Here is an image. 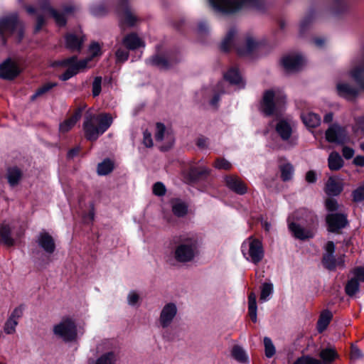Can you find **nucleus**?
Returning <instances> with one entry per match:
<instances>
[{
  "instance_id": "1",
  "label": "nucleus",
  "mask_w": 364,
  "mask_h": 364,
  "mask_svg": "<svg viewBox=\"0 0 364 364\" xmlns=\"http://www.w3.org/2000/svg\"><path fill=\"white\" fill-rule=\"evenodd\" d=\"M112 122L113 119L108 113L92 114L87 112L82 124L85 138L89 141L97 140L109 129Z\"/></svg>"
},
{
  "instance_id": "2",
  "label": "nucleus",
  "mask_w": 364,
  "mask_h": 364,
  "mask_svg": "<svg viewBox=\"0 0 364 364\" xmlns=\"http://www.w3.org/2000/svg\"><path fill=\"white\" fill-rule=\"evenodd\" d=\"M240 43L236 29L231 28L221 43V49L227 52L235 47L240 55H247L257 50L262 45L259 41L252 36L246 37L243 45H240Z\"/></svg>"
},
{
  "instance_id": "3",
  "label": "nucleus",
  "mask_w": 364,
  "mask_h": 364,
  "mask_svg": "<svg viewBox=\"0 0 364 364\" xmlns=\"http://www.w3.org/2000/svg\"><path fill=\"white\" fill-rule=\"evenodd\" d=\"M200 237L196 233H187L181 235L174 251L175 259L180 262L193 260L198 254Z\"/></svg>"
},
{
  "instance_id": "4",
  "label": "nucleus",
  "mask_w": 364,
  "mask_h": 364,
  "mask_svg": "<svg viewBox=\"0 0 364 364\" xmlns=\"http://www.w3.org/2000/svg\"><path fill=\"white\" fill-rule=\"evenodd\" d=\"M261 0H209L213 9L223 14H231L247 7L259 8Z\"/></svg>"
},
{
  "instance_id": "5",
  "label": "nucleus",
  "mask_w": 364,
  "mask_h": 364,
  "mask_svg": "<svg viewBox=\"0 0 364 364\" xmlns=\"http://www.w3.org/2000/svg\"><path fill=\"white\" fill-rule=\"evenodd\" d=\"M16 33L17 41L20 42L23 38V27L18 19L16 14L0 18V44L4 46L7 38Z\"/></svg>"
},
{
  "instance_id": "6",
  "label": "nucleus",
  "mask_w": 364,
  "mask_h": 364,
  "mask_svg": "<svg viewBox=\"0 0 364 364\" xmlns=\"http://www.w3.org/2000/svg\"><path fill=\"white\" fill-rule=\"evenodd\" d=\"M285 95L279 89H269L264 92L259 109L265 116L274 114L285 102Z\"/></svg>"
},
{
  "instance_id": "7",
  "label": "nucleus",
  "mask_w": 364,
  "mask_h": 364,
  "mask_svg": "<svg viewBox=\"0 0 364 364\" xmlns=\"http://www.w3.org/2000/svg\"><path fill=\"white\" fill-rule=\"evenodd\" d=\"M241 252L246 260L255 264L260 262L264 256L262 241L253 236H250L243 241Z\"/></svg>"
},
{
  "instance_id": "8",
  "label": "nucleus",
  "mask_w": 364,
  "mask_h": 364,
  "mask_svg": "<svg viewBox=\"0 0 364 364\" xmlns=\"http://www.w3.org/2000/svg\"><path fill=\"white\" fill-rule=\"evenodd\" d=\"M40 10L41 14H38L37 16V23L35 28L36 32L39 31L43 26L45 23L44 15L51 16L59 26H65L66 24L65 15L71 13L73 8L72 6H66L63 12H59L51 8L48 2H46L41 6Z\"/></svg>"
},
{
  "instance_id": "9",
  "label": "nucleus",
  "mask_w": 364,
  "mask_h": 364,
  "mask_svg": "<svg viewBox=\"0 0 364 364\" xmlns=\"http://www.w3.org/2000/svg\"><path fill=\"white\" fill-rule=\"evenodd\" d=\"M90 58L77 60V56H71L53 63V66L68 67L66 71L60 76V79L66 81L79 72L87 68Z\"/></svg>"
},
{
  "instance_id": "10",
  "label": "nucleus",
  "mask_w": 364,
  "mask_h": 364,
  "mask_svg": "<svg viewBox=\"0 0 364 364\" xmlns=\"http://www.w3.org/2000/svg\"><path fill=\"white\" fill-rule=\"evenodd\" d=\"M53 333L64 341H73L77 338V326L71 318H63L53 326Z\"/></svg>"
},
{
  "instance_id": "11",
  "label": "nucleus",
  "mask_w": 364,
  "mask_h": 364,
  "mask_svg": "<svg viewBox=\"0 0 364 364\" xmlns=\"http://www.w3.org/2000/svg\"><path fill=\"white\" fill-rule=\"evenodd\" d=\"M349 73L360 88L364 90V45L352 58Z\"/></svg>"
},
{
  "instance_id": "12",
  "label": "nucleus",
  "mask_w": 364,
  "mask_h": 364,
  "mask_svg": "<svg viewBox=\"0 0 364 364\" xmlns=\"http://www.w3.org/2000/svg\"><path fill=\"white\" fill-rule=\"evenodd\" d=\"M321 359L310 355H303L297 358L293 364H331L338 357L336 350L332 348H326L319 353Z\"/></svg>"
},
{
  "instance_id": "13",
  "label": "nucleus",
  "mask_w": 364,
  "mask_h": 364,
  "mask_svg": "<svg viewBox=\"0 0 364 364\" xmlns=\"http://www.w3.org/2000/svg\"><path fill=\"white\" fill-rule=\"evenodd\" d=\"M127 1L119 0V26L122 28H124V26H134L140 21L136 12L127 4Z\"/></svg>"
},
{
  "instance_id": "14",
  "label": "nucleus",
  "mask_w": 364,
  "mask_h": 364,
  "mask_svg": "<svg viewBox=\"0 0 364 364\" xmlns=\"http://www.w3.org/2000/svg\"><path fill=\"white\" fill-rule=\"evenodd\" d=\"M154 137L157 142H164V145L160 146L161 151L168 150L173 145L175 141L171 129L167 128L161 122L156 124Z\"/></svg>"
},
{
  "instance_id": "15",
  "label": "nucleus",
  "mask_w": 364,
  "mask_h": 364,
  "mask_svg": "<svg viewBox=\"0 0 364 364\" xmlns=\"http://www.w3.org/2000/svg\"><path fill=\"white\" fill-rule=\"evenodd\" d=\"M178 312L176 304L169 302L166 304L160 312L159 318V326L162 328H168L173 323Z\"/></svg>"
},
{
  "instance_id": "16",
  "label": "nucleus",
  "mask_w": 364,
  "mask_h": 364,
  "mask_svg": "<svg viewBox=\"0 0 364 364\" xmlns=\"http://www.w3.org/2000/svg\"><path fill=\"white\" fill-rule=\"evenodd\" d=\"M326 139L328 142L343 144L349 138L346 130L338 124H332L326 132Z\"/></svg>"
},
{
  "instance_id": "17",
  "label": "nucleus",
  "mask_w": 364,
  "mask_h": 364,
  "mask_svg": "<svg viewBox=\"0 0 364 364\" xmlns=\"http://www.w3.org/2000/svg\"><path fill=\"white\" fill-rule=\"evenodd\" d=\"M282 64L287 72H296L304 65L305 59L301 54L290 53L282 58Z\"/></svg>"
},
{
  "instance_id": "18",
  "label": "nucleus",
  "mask_w": 364,
  "mask_h": 364,
  "mask_svg": "<svg viewBox=\"0 0 364 364\" xmlns=\"http://www.w3.org/2000/svg\"><path fill=\"white\" fill-rule=\"evenodd\" d=\"M21 73V70L16 63L11 58H8L0 64V78L4 80H13Z\"/></svg>"
},
{
  "instance_id": "19",
  "label": "nucleus",
  "mask_w": 364,
  "mask_h": 364,
  "mask_svg": "<svg viewBox=\"0 0 364 364\" xmlns=\"http://www.w3.org/2000/svg\"><path fill=\"white\" fill-rule=\"evenodd\" d=\"M23 307L19 306L16 307L9 316L4 325V331L7 335L14 334L16 328L18 324L19 319L23 316Z\"/></svg>"
},
{
  "instance_id": "20",
  "label": "nucleus",
  "mask_w": 364,
  "mask_h": 364,
  "mask_svg": "<svg viewBox=\"0 0 364 364\" xmlns=\"http://www.w3.org/2000/svg\"><path fill=\"white\" fill-rule=\"evenodd\" d=\"M65 47L72 52L80 51L85 36L81 32L69 33L65 37Z\"/></svg>"
},
{
  "instance_id": "21",
  "label": "nucleus",
  "mask_w": 364,
  "mask_h": 364,
  "mask_svg": "<svg viewBox=\"0 0 364 364\" xmlns=\"http://www.w3.org/2000/svg\"><path fill=\"white\" fill-rule=\"evenodd\" d=\"M328 230L336 232L343 228L348 223L346 215L343 213H331L326 216Z\"/></svg>"
},
{
  "instance_id": "22",
  "label": "nucleus",
  "mask_w": 364,
  "mask_h": 364,
  "mask_svg": "<svg viewBox=\"0 0 364 364\" xmlns=\"http://www.w3.org/2000/svg\"><path fill=\"white\" fill-rule=\"evenodd\" d=\"M118 41L130 50H135L145 46L144 41L134 32L124 35L121 40Z\"/></svg>"
},
{
  "instance_id": "23",
  "label": "nucleus",
  "mask_w": 364,
  "mask_h": 364,
  "mask_svg": "<svg viewBox=\"0 0 364 364\" xmlns=\"http://www.w3.org/2000/svg\"><path fill=\"white\" fill-rule=\"evenodd\" d=\"M336 90L339 96L347 100L355 98L359 93V89L358 87L346 82H338L336 85Z\"/></svg>"
},
{
  "instance_id": "24",
  "label": "nucleus",
  "mask_w": 364,
  "mask_h": 364,
  "mask_svg": "<svg viewBox=\"0 0 364 364\" xmlns=\"http://www.w3.org/2000/svg\"><path fill=\"white\" fill-rule=\"evenodd\" d=\"M36 242L48 254L53 253L55 250V244L53 237L46 231H42L38 234Z\"/></svg>"
},
{
  "instance_id": "25",
  "label": "nucleus",
  "mask_w": 364,
  "mask_h": 364,
  "mask_svg": "<svg viewBox=\"0 0 364 364\" xmlns=\"http://www.w3.org/2000/svg\"><path fill=\"white\" fill-rule=\"evenodd\" d=\"M226 186L235 193L243 195L247 193V188L244 182L237 176H228L225 178Z\"/></svg>"
},
{
  "instance_id": "26",
  "label": "nucleus",
  "mask_w": 364,
  "mask_h": 364,
  "mask_svg": "<svg viewBox=\"0 0 364 364\" xmlns=\"http://www.w3.org/2000/svg\"><path fill=\"white\" fill-rule=\"evenodd\" d=\"M364 282V274H354L348 280L345 287V291L349 296L355 295L360 290V282Z\"/></svg>"
},
{
  "instance_id": "27",
  "label": "nucleus",
  "mask_w": 364,
  "mask_h": 364,
  "mask_svg": "<svg viewBox=\"0 0 364 364\" xmlns=\"http://www.w3.org/2000/svg\"><path fill=\"white\" fill-rule=\"evenodd\" d=\"M178 60H173L171 58L167 59L163 56L155 55L149 59L146 62L148 64L156 66L161 70H168Z\"/></svg>"
},
{
  "instance_id": "28",
  "label": "nucleus",
  "mask_w": 364,
  "mask_h": 364,
  "mask_svg": "<svg viewBox=\"0 0 364 364\" xmlns=\"http://www.w3.org/2000/svg\"><path fill=\"white\" fill-rule=\"evenodd\" d=\"M289 228L294 236L299 240L311 238L314 235L312 230L305 229L295 223H290Z\"/></svg>"
},
{
  "instance_id": "29",
  "label": "nucleus",
  "mask_w": 364,
  "mask_h": 364,
  "mask_svg": "<svg viewBox=\"0 0 364 364\" xmlns=\"http://www.w3.org/2000/svg\"><path fill=\"white\" fill-rule=\"evenodd\" d=\"M82 108H78L75 110V113L68 119H65L60 124V132L65 133L70 131L76 124V122L80 119L82 116Z\"/></svg>"
},
{
  "instance_id": "30",
  "label": "nucleus",
  "mask_w": 364,
  "mask_h": 364,
  "mask_svg": "<svg viewBox=\"0 0 364 364\" xmlns=\"http://www.w3.org/2000/svg\"><path fill=\"white\" fill-rule=\"evenodd\" d=\"M0 242L8 247L14 244V240L11 237V228L6 223L0 225Z\"/></svg>"
},
{
  "instance_id": "31",
  "label": "nucleus",
  "mask_w": 364,
  "mask_h": 364,
  "mask_svg": "<svg viewBox=\"0 0 364 364\" xmlns=\"http://www.w3.org/2000/svg\"><path fill=\"white\" fill-rule=\"evenodd\" d=\"M224 77L230 84L237 85L240 88L245 87V82L238 70L235 68H232L228 70V72L224 75Z\"/></svg>"
},
{
  "instance_id": "32",
  "label": "nucleus",
  "mask_w": 364,
  "mask_h": 364,
  "mask_svg": "<svg viewBox=\"0 0 364 364\" xmlns=\"http://www.w3.org/2000/svg\"><path fill=\"white\" fill-rule=\"evenodd\" d=\"M276 131L282 140H288L292 134V127L287 120H279L276 126Z\"/></svg>"
},
{
  "instance_id": "33",
  "label": "nucleus",
  "mask_w": 364,
  "mask_h": 364,
  "mask_svg": "<svg viewBox=\"0 0 364 364\" xmlns=\"http://www.w3.org/2000/svg\"><path fill=\"white\" fill-rule=\"evenodd\" d=\"M232 357L238 363H249V356L245 350L239 345H235L231 350Z\"/></svg>"
},
{
  "instance_id": "34",
  "label": "nucleus",
  "mask_w": 364,
  "mask_h": 364,
  "mask_svg": "<svg viewBox=\"0 0 364 364\" xmlns=\"http://www.w3.org/2000/svg\"><path fill=\"white\" fill-rule=\"evenodd\" d=\"M115 58L117 63H123L128 60L130 50L126 48L118 39L115 44Z\"/></svg>"
},
{
  "instance_id": "35",
  "label": "nucleus",
  "mask_w": 364,
  "mask_h": 364,
  "mask_svg": "<svg viewBox=\"0 0 364 364\" xmlns=\"http://www.w3.org/2000/svg\"><path fill=\"white\" fill-rule=\"evenodd\" d=\"M301 119L306 126L316 127L321 124V117L314 112H304L301 114Z\"/></svg>"
},
{
  "instance_id": "36",
  "label": "nucleus",
  "mask_w": 364,
  "mask_h": 364,
  "mask_svg": "<svg viewBox=\"0 0 364 364\" xmlns=\"http://www.w3.org/2000/svg\"><path fill=\"white\" fill-rule=\"evenodd\" d=\"M328 168L331 171H338L343 166V161L340 154L336 151L330 154L328 159Z\"/></svg>"
},
{
  "instance_id": "37",
  "label": "nucleus",
  "mask_w": 364,
  "mask_h": 364,
  "mask_svg": "<svg viewBox=\"0 0 364 364\" xmlns=\"http://www.w3.org/2000/svg\"><path fill=\"white\" fill-rule=\"evenodd\" d=\"M210 170L205 166H193L189 170V176L192 181H197L209 174Z\"/></svg>"
},
{
  "instance_id": "38",
  "label": "nucleus",
  "mask_w": 364,
  "mask_h": 364,
  "mask_svg": "<svg viewBox=\"0 0 364 364\" xmlns=\"http://www.w3.org/2000/svg\"><path fill=\"white\" fill-rule=\"evenodd\" d=\"M114 162L109 159H104L101 163L98 164L97 172L100 176H106L111 173L114 169Z\"/></svg>"
},
{
  "instance_id": "39",
  "label": "nucleus",
  "mask_w": 364,
  "mask_h": 364,
  "mask_svg": "<svg viewBox=\"0 0 364 364\" xmlns=\"http://www.w3.org/2000/svg\"><path fill=\"white\" fill-rule=\"evenodd\" d=\"M332 318V314L329 311H323L317 322V329L318 332H323L328 326Z\"/></svg>"
},
{
  "instance_id": "40",
  "label": "nucleus",
  "mask_w": 364,
  "mask_h": 364,
  "mask_svg": "<svg viewBox=\"0 0 364 364\" xmlns=\"http://www.w3.org/2000/svg\"><path fill=\"white\" fill-rule=\"evenodd\" d=\"M342 191V187L340 183L337 182L333 178H329L327 181L326 192L328 196H337Z\"/></svg>"
},
{
  "instance_id": "41",
  "label": "nucleus",
  "mask_w": 364,
  "mask_h": 364,
  "mask_svg": "<svg viewBox=\"0 0 364 364\" xmlns=\"http://www.w3.org/2000/svg\"><path fill=\"white\" fill-rule=\"evenodd\" d=\"M117 354L114 351H109L102 354L93 364H115ZM91 364V363H90Z\"/></svg>"
},
{
  "instance_id": "42",
  "label": "nucleus",
  "mask_w": 364,
  "mask_h": 364,
  "mask_svg": "<svg viewBox=\"0 0 364 364\" xmlns=\"http://www.w3.org/2000/svg\"><path fill=\"white\" fill-rule=\"evenodd\" d=\"M257 310L256 295L251 292L248 296V313L253 322L257 321Z\"/></svg>"
},
{
  "instance_id": "43",
  "label": "nucleus",
  "mask_w": 364,
  "mask_h": 364,
  "mask_svg": "<svg viewBox=\"0 0 364 364\" xmlns=\"http://www.w3.org/2000/svg\"><path fill=\"white\" fill-rule=\"evenodd\" d=\"M172 211L177 217H183L188 211L187 205L179 200H176L172 203Z\"/></svg>"
},
{
  "instance_id": "44",
  "label": "nucleus",
  "mask_w": 364,
  "mask_h": 364,
  "mask_svg": "<svg viewBox=\"0 0 364 364\" xmlns=\"http://www.w3.org/2000/svg\"><path fill=\"white\" fill-rule=\"evenodd\" d=\"M332 5L330 8V12L333 15H338L345 11L348 8L346 0H331Z\"/></svg>"
},
{
  "instance_id": "45",
  "label": "nucleus",
  "mask_w": 364,
  "mask_h": 364,
  "mask_svg": "<svg viewBox=\"0 0 364 364\" xmlns=\"http://www.w3.org/2000/svg\"><path fill=\"white\" fill-rule=\"evenodd\" d=\"M21 176L20 170L16 167L8 169L7 178L9 184L12 186H16Z\"/></svg>"
},
{
  "instance_id": "46",
  "label": "nucleus",
  "mask_w": 364,
  "mask_h": 364,
  "mask_svg": "<svg viewBox=\"0 0 364 364\" xmlns=\"http://www.w3.org/2000/svg\"><path fill=\"white\" fill-rule=\"evenodd\" d=\"M273 293V284L272 283L265 282L261 286V293L259 300L262 302L268 301L270 296Z\"/></svg>"
},
{
  "instance_id": "47",
  "label": "nucleus",
  "mask_w": 364,
  "mask_h": 364,
  "mask_svg": "<svg viewBox=\"0 0 364 364\" xmlns=\"http://www.w3.org/2000/svg\"><path fill=\"white\" fill-rule=\"evenodd\" d=\"M281 177L283 181L290 180L294 174V168L290 164H285L280 166Z\"/></svg>"
},
{
  "instance_id": "48",
  "label": "nucleus",
  "mask_w": 364,
  "mask_h": 364,
  "mask_svg": "<svg viewBox=\"0 0 364 364\" xmlns=\"http://www.w3.org/2000/svg\"><path fill=\"white\" fill-rule=\"evenodd\" d=\"M314 11H310L301 21L299 24L300 32L302 33L307 29L314 18Z\"/></svg>"
},
{
  "instance_id": "49",
  "label": "nucleus",
  "mask_w": 364,
  "mask_h": 364,
  "mask_svg": "<svg viewBox=\"0 0 364 364\" xmlns=\"http://www.w3.org/2000/svg\"><path fill=\"white\" fill-rule=\"evenodd\" d=\"M56 86V83L55 82H47L41 87H39L36 92L31 97V100H34L38 97L43 95V94L48 92L53 87Z\"/></svg>"
},
{
  "instance_id": "50",
  "label": "nucleus",
  "mask_w": 364,
  "mask_h": 364,
  "mask_svg": "<svg viewBox=\"0 0 364 364\" xmlns=\"http://www.w3.org/2000/svg\"><path fill=\"white\" fill-rule=\"evenodd\" d=\"M102 77L97 76L94 78L92 84V93L94 97H97L102 90Z\"/></svg>"
},
{
  "instance_id": "51",
  "label": "nucleus",
  "mask_w": 364,
  "mask_h": 364,
  "mask_svg": "<svg viewBox=\"0 0 364 364\" xmlns=\"http://www.w3.org/2000/svg\"><path fill=\"white\" fill-rule=\"evenodd\" d=\"M264 345L265 348V355L267 358H272L275 353V348L272 340L268 337H265L264 338Z\"/></svg>"
},
{
  "instance_id": "52",
  "label": "nucleus",
  "mask_w": 364,
  "mask_h": 364,
  "mask_svg": "<svg viewBox=\"0 0 364 364\" xmlns=\"http://www.w3.org/2000/svg\"><path fill=\"white\" fill-rule=\"evenodd\" d=\"M323 264L330 271H332L336 265L334 256L332 254H326L323 257Z\"/></svg>"
},
{
  "instance_id": "53",
  "label": "nucleus",
  "mask_w": 364,
  "mask_h": 364,
  "mask_svg": "<svg viewBox=\"0 0 364 364\" xmlns=\"http://www.w3.org/2000/svg\"><path fill=\"white\" fill-rule=\"evenodd\" d=\"M89 51L90 56L88 58H90V60L98 55H101V48L98 43L94 42L92 43L89 48Z\"/></svg>"
},
{
  "instance_id": "54",
  "label": "nucleus",
  "mask_w": 364,
  "mask_h": 364,
  "mask_svg": "<svg viewBox=\"0 0 364 364\" xmlns=\"http://www.w3.org/2000/svg\"><path fill=\"white\" fill-rule=\"evenodd\" d=\"M166 187L161 182H156L153 186V193L158 196H163L166 194Z\"/></svg>"
},
{
  "instance_id": "55",
  "label": "nucleus",
  "mask_w": 364,
  "mask_h": 364,
  "mask_svg": "<svg viewBox=\"0 0 364 364\" xmlns=\"http://www.w3.org/2000/svg\"><path fill=\"white\" fill-rule=\"evenodd\" d=\"M215 167L218 169L229 170L232 164L225 159H218L215 163Z\"/></svg>"
},
{
  "instance_id": "56",
  "label": "nucleus",
  "mask_w": 364,
  "mask_h": 364,
  "mask_svg": "<svg viewBox=\"0 0 364 364\" xmlns=\"http://www.w3.org/2000/svg\"><path fill=\"white\" fill-rule=\"evenodd\" d=\"M353 200L355 202H360L364 200V184L353 191Z\"/></svg>"
},
{
  "instance_id": "57",
  "label": "nucleus",
  "mask_w": 364,
  "mask_h": 364,
  "mask_svg": "<svg viewBox=\"0 0 364 364\" xmlns=\"http://www.w3.org/2000/svg\"><path fill=\"white\" fill-rule=\"evenodd\" d=\"M143 144L147 148H151L154 145L151 134L148 130L143 132Z\"/></svg>"
},
{
  "instance_id": "58",
  "label": "nucleus",
  "mask_w": 364,
  "mask_h": 364,
  "mask_svg": "<svg viewBox=\"0 0 364 364\" xmlns=\"http://www.w3.org/2000/svg\"><path fill=\"white\" fill-rule=\"evenodd\" d=\"M326 208L328 211H334L338 209V203L333 198H328L326 200Z\"/></svg>"
},
{
  "instance_id": "59",
  "label": "nucleus",
  "mask_w": 364,
  "mask_h": 364,
  "mask_svg": "<svg viewBox=\"0 0 364 364\" xmlns=\"http://www.w3.org/2000/svg\"><path fill=\"white\" fill-rule=\"evenodd\" d=\"M343 156L346 159H351L354 155V150L348 146H344L342 150Z\"/></svg>"
},
{
  "instance_id": "60",
  "label": "nucleus",
  "mask_w": 364,
  "mask_h": 364,
  "mask_svg": "<svg viewBox=\"0 0 364 364\" xmlns=\"http://www.w3.org/2000/svg\"><path fill=\"white\" fill-rule=\"evenodd\" d=\"M139 295L134 292L132 291L128 295V303L129 305L134 306L135 305L138 301H139Z\"/></svg>"
},
{
  "instance_id": "61",
  "label": "nucleus",
  "mask_w": 364,
  "mask_h": 364,
  "mask_svg": "<svg viewBox=\"0 0 364 364\" xmlns=\"http://www.w3.org/2000/svg\"><path fill=\"white\" fill-rule=\"evenodd\" d=\"M91 12L95 16H100L105 14V9L103 6L97 5L92 7Z\"/></svg>"
},
{
  "instance_id": "62",
  "label": "nucleus",
  "mask_w": 364,
  "mask_h": 364,
  "mask_svg": "<svg viewBox=\"0 0 364 364\" xmlns=\"http://www.w3.org/2000/svg\"><path fill=\"white\" fill-rule=\"evenodd\" d=\"M306 180L309 183H314L316 181V176L314 171H309L306 174Z\"/></svg>"
},
{
  "instance_id": "63",
  "label": "nucleus",
  "mask_w": 364,
  "mask_h": 364,
  "mask_svg": "<svg viewBox=\"0 0 364 364\" xmlns=\"http://www.w3.org/2000/svg\"><path fill=\"white\" fill-rule=\"evenodd\" d=\"M208 139L205 137L201 136L197 139L196 144L200 148H205L208 145Z\"/></svg>"
},
{
  "instance_id": "64",
  "label": "nucleus",
  "mask_w": 364,
  "mask_h": 364,
  "mask_svg": "<svg viewBox=\"0 0 364 364\" xmlns=\"http://www.w3.org/2000/svg\"><path fill=\"white\" fill-rule=\"evenodd\" d=\"M353 164L358 166H364V156H357L353 159Z\"/></svg>"
}]
</instances>
